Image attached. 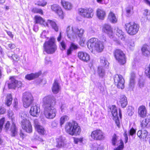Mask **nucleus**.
Listing matches in <instances>:
<instances>
[{
    "mask_svg": "<svg viewBox=\"0 0 150 150\" xmlns=\"http://www.w3.org/2000/svg\"><path fill=\"white\" fill-rule=\"evenodd\" d=\"M42 103L44 107V114L45 117L52 119L56 116V109L54 105L56 103V99L52 95L45 96L43 98Z\"/></svg>",
    "mask_w": 150,
    "mask_h": 150,
    "instance_id": "nucleus-1",
    "label": "nucleus"
},
{
    "mask_svg": "<svg viewBox=\"0 0 150 150\" xmlns=\"http://www.w3.org/2000/svg\"><path fill=\"white\" fill-rule=\"evenodd\" d=\"M88 48L92 52L96 50L98 52H101L104 48L103 43L96 38L90 39L87 43Z\"/></svg>",
    "mask_w": 150,
    "mask_h": 150,
    "instance_id": "nucleus-2",
    "label": "nucleus"
},
{
    "mask_svg": "<svg viewBox=\"0 0 150 150\" xmlns=\"http://www.w3.org/2000/svg\"><path fill=\"white\" fill-rule=\"evenodd\" d=\"M85 32L84 30L82 28L78 27H71L69 26L67 29V33L69 38L70 39L76 38L78 37L81 38Z\"/></svg>",
    "mask_w": 150,
    "mask_h": 150,
    "instance_id": "nucleus-3",
    "label": "nucleus"
},
{
    "mask_svg": "<svg viewBox=\"0 0 150 150\" xmlns=\"http://www.w3.org/2000/svg\"><path fill=\"white\" fill-rule=\"evenodd\" d=\"M65 129L67 133L72 136L79 135L81 132L80 126L74 121L66 123L65 125Z\"/></svg>",
    "mask_w": 150,
    "mask_h": 150,
    "instance_id": "nucleus-4",
    "label": "nucleus"
},
{
    "mask_svg": "<svg viewBox=\"0 0 150 150\" xmlns=\"http://www.w3.org/2000/svg\"><path fill=\"white\" fill-rule=\"evenodd\" d=\"M54 41V38H52L44 43L43 46L44 50L47 54H53L56 50L57 46Z\"/></svg>",
    "mask_w": 150,
    "mask_h": 150,
    "instance_id": "nucleus-5",
    "label": "nucleus"
},
{
    "mask_svg": "<svg viewBox=\"0 0 150 150\" xmlns=\"http://www.w3.org/2000/svg\"><path fill=\"white\" fill-rule=\"evenodd\" d=\"M35 18L36 23L43 25L47 27L51 26L56 31H58V27L54 21L51 20H48L45 22L43 19L41 17L38 16H35Z\"/></svg>",
    "mask_w": 150,
    "mask_h": 150,
    "instance_id": "nucleus-6",
    "label": "nucleus"
},
{
    "mask_svg": "<svg viewBox=\"0 0 150 150\" xmlns=\"http://www.w3.org/2000/svg\"><path fill=\"white\" fill-rule=\"evenodd\" d=\"M125 28L127 33L130 35L136 34L139 31V25L134 22H128L125 25Z\"/></svg>",
    "mask_w": 150,
    "mask_h": 150,
    "instance_id": "nucleus-7",
    "label": "nucleus"
},
{
    "mask_svg": "<svg viewBox=\"0 0 150 150\" xmlns=\"http://www.w3.org/2000/svg\"><path fill=\"white\" fill-rule=\"evenodd\" d=\"M22 100L23 106L27 108L33 103L34 98L31 93L27 92L23 93Z\"/></svg>",
    "mask_w": 150,
    "mask_h": 150,
    "instance_id": "nucleus-8",
    "label": "nucleus"
},
{
    "mask_svg": "<svg viewBox=\"0 0 150 150\" xmlns=\"http://www.w3.org/2000/svg\"><path fill=\"white\" fill-rule=\"evenodd\" d=\"M115 57L118 63L123 65L126 62L125 55L123 52L120 50H116L114 52Z\"/></svg>",
    "mask_w": 150,
    "mask_h": 150,
    "instance_id": "nucleus-9",
    "label": "nucleus"
},
{
    "mask_svg": "<svg viewBox=\"0 0 150 150\" xmlns=\"http://www.w3.org/2000/svg\"><path fill=\"white\" fill-rule=\"evenodd\" d=\"M79 11L82 16L88 18H92L93 15V10L91 8H81Z\"/></svg>",
    "mask_w": 150,
    "mask_h": 150,
    "instance_id": "nucleus-10",
    "label": "nucleus"
},
{
    "mask_svg": "<svg viewBox=\"0 0 150 150\" xmlns=\"http://www.w3.org/2000/svg\"><path fill=\"white\" fill-rule=\"evenodd\" d=\"M114 81L115 85L119 88L123 89L124 88L125 80L121 75L116 74L114 76Z\"/></svg>",
    "mask_w": 150,
    "mask_h": 150,
    "instance_id": "nucleus-11",
    "label": "nucleus"
},
{
    "mask_svg": "<svg viewBox=\"0 0 150 150\" xmlns=\"http://www.w3.org/2000/svg\"><path fill=\"white\" fill-rule=\"evenodd\" d=\"M9 117L12 120V125L10 129L11 132V135L12 137H15L17 134L18 129L14 123V120L13 119V114L12 111H9L8 112Z\"/></svg>",
    "mask_w": 150,
    "mask_h": 150,
    "instance_id": "nucleus-12",
    "label": "nucleus"
},
{
    "mask_svg": "<svg viewBox=\"0 0 150 150\" xmlns=\"http://www.w3.org/2000/svg\"><path fill=\"white\" fill-rule=\"evenodd\" d=\"M91 136L92 138L96 140H100L104 138V134L100 129L94 130L91 133Z\"/></svg>",
    "mask_w": 150,
    "mask_h": 150,
    "instance_id": "nucleus-13",
    "label": "nucleus"
},
{
    "mask_svg": "<svg viewBox=\"0 0 150 150\" xmlns=\"http://www.w3.org/2000/svg\"><path fill=\"white\" fill-rule=\"evenodd\" d=\"M21 126L23 129L26 132L31 133L32 132V125L30 121L26 119H24L21 121Z\"/></svg>",
    "mask_w": 150,
    "mask_h": 150,
    "instance_id": "nucleus-14",
    "label": "nucleus"
},
{
    "mask_svg": "<svg viewBox=\"0 0 150 150\" xmlns=\"http://www.w3.org/2000/svg\"><path fill=\"white\" fill-rule=\"evenodd\" d=\"M10 80V82L8 84L9 88H15L16 87L19 88L21 86L22 82L16 80L13 77H11Z\"/></svg>",
    "mask_w": 150,
    "mask_h": 150,
    "instance_id": "nucleus-15",
    "label": "nucleus"
},
{
    "mask_svg": "<svg viewBox=\"0 0 150 150\" xmlns=\"http://www.w3.org/2000/svg\"><path fill=\"white\" fill-rule=\"evenodd\" d=\"M52 10L55 12L59 16V17L63 19L64 16V14L61 7L57 4H53L51 6Z\"/></svg>",
    "mask_w": 150,
    "mask_h": 150,
    "instance_id": "nucleus-16",
    "label": "nucleus"
},
{
    "mask_svg": "<svg viewBox=\"0 0 150 150\" xmlns=\"http://www.w3.org/2000/svg\"><path fill=\"white\" fill-rule=\"evenodd\" d=\"M40 112V107L37 105L33 104L31 107L29 113L33 117H38Z\"/></svg>",
    "mask_w": 150,
    "mask_h": 150,
    "instance_id": "nucleus-17",
    "label": "nucleus"
},
{
    "mask_svg": "<svg viewBox=\"0 0 150 150\" xmlns=\"http://www.w3.org/2000/svg\"><path fill=\"white\" fill-rule=\"evenodd\" d=\"M111 112L113 117V119L115 120V123L118 127H120V122L119 120L118 114L116 107L115 105H112V107Z\"/></svg>",
    "mask_w": 150,
    "mask_h": 150,
    "instance_id": "nucleus-18",
    "label": "nucleus"
},
{
    "mask_svg": "<svg viewBox=\"0 0 150 150\" xmlns=\"http://www.w3.org/2000/svg\"><path fill=\"white\" fill-rule=\"evenodd\" d=\"M102 30L103 32L107 34L110 38H112L113 33L112 28L109 24H105L102 26Z\"/></svg>",
    "mask_w": 150,
    "mask_h": 150,
    "instance_id": "nucleus-19",
    "label": "nucleus"
},
{
    "mask_svg": "<svg viewBox=\"0 0 150 150\" xmlns=\"http://www.w3.org/2000/svg\"><path fill=\"white\" fill-rule=\"evenodd\" d=\"M78 56L81 60L86 62H88L90 59L89 55L86 52H79L78 53Z\"/></svg>",
    "mask_w": 150,
    "mask_h": 150,
    "instance_id": "nucleus-20",
    "label": "nucleus"
},
{
    "mask_svg": "<svg viewBox=\"0 0 150 150\" xmlns=\"http://www.w3.org/2000/svg\"><path fill=\"white\" fill-rule=\"evenodd\" d=\"M57 143V147L58 148H61L64 146L66 142L65 138L60 136L56 139Z\"/></svg>",
    "mask_w": 150,
    "mask_h": 150,
    "instance_id": "nucleus-21",
    "label": "nucleus"
},
{
    "mask_svg": "<svg viewBox=\"0 0 150 150\" xmlns=\"http://www.w3.org/2000/svg\"><path fill=\"white\" fill-rule=\"evenodd\" d=\"M138 113L139 116L142 117H144L146 116V109L145 106L142 105L138 108Z\"/></svg>",
    "mask_w": 150,
    "mask_h": 150,
    "instance_id": "nucleus-22",
    "label": "nucleus"
},
{
    "mask_svg": "<svg viewBox=\"0 0 150 150\" xmlns=\"http://www.w3.org/2000/svg\"><path fill=\"white\" fill-rule=\"evenodd\" d=\"M96 13L97 16L99 19L103 20L106 16L105 12L102 9L98 8Z\"/></svg>",
    "mask_w": 150,
    "mask_h": 150,
    "instance_id": "nucleus-23",
    "label": "nucleus"
},
{
    "mask_svg": "<svg viewBox=\"0 0 150 150\" xmlns=\"http://www.w3.org/2000/svg\"><path fill=\"white\" fill-rule=\"evenodd\" d=\"M52 91L53 93H58L60 89V86L57 80H54L52 87Z\"/></svg>",
    "mask_w": 150,
    "mask_h": 150,
    "instance_id": "nucleus-24",
    "label": "nucleus"
},
{
    "mask_svg": "<svg viewBox=\"0 0 150 150\" xmlns=\"http://www.w3.org/2000/svg\"><path fill=\"white\" fill-rule=\"evenodd\" d=\"M119 103L122 107H125L127 105V98L124 95H121L119 98Z\"/></svg>",
    "mask_w": 150,
    "mask_h": 150,
    "instance_id": "nucleus-25",
    "label": "nucleus"
},
{
    "mask_svg": "<svg viewBox=\"0 0 150 150\" xmlns=\"http://www.w3.org/2000/svg\"><path fill=\"white\" fill-rule=\"evenodd\" d=\"M41 74V71L35 73H31L27 74L25 76V78L29 80H31L38 77Z\"/></svg>",
    "mask_w": 150,
    "mask_h": 150,
    "instance_id": "nucleus-26",
    "label": "nucleus"
},
{
    "mask_svg": "<svg viewBox=\"0 0 150 150\" xmlns=\"http://www.w3.org/2000/svg\"><path fill=\"white\" fill-rule=\"evenodd\" d=\"M141 126L142 128H147L150 126V116L141 122Z\"/></svg>",
    "mask_w": 150,
    "mask_h": 150,
    "instance_id": "nucleus-27",
    "label": "nucleus"
},
{
    "mask_svg": "<svg viewBox=\"0 0 150 150\" xmlns=\"http://www.w3.org/2000/svg\"><path fill=\"white\" fill-rule=\"evenodd\" d=\"M137 135L140 138L145 139L147 136L148 132L147 131L145 130H140L137 132Z\"/></svg>",
    "mask_w": 150,
    "mask_h": 150,
    "instance_id": "nucleus-28",
    "label": "nucleus"
},
{
    "mask_svg": "<svg viewBox=\"0 0 150 150\" xmlns=\"http://www.w3.org/2000/svg\"><path fill=\"white\" fill-rule=\"evenodd\" d=\"M61 4L63 7L66 10H69L71 9L72 7L71 4L68 1H62Z\"/></svg>",
    "mask_w": 150,
    "mask_h": 150,
    "instance_id": "nucleus-29",
    "label": "nucleus"
},
{
    "mask_svg": "<svg viewBox=\"0 0 150 150\" xmlns=\"http://www.w3.org/2000/svg\"><path fill=\"white\" fill-rule=\"evenodd\" d=\"M108 19L111 23H115L117 21V19L115 14L110 11L109 14Z\"/></svg>",
    "mask_w": 150,
    "mask_h": 150,
    "instance_id": "nucleus-30",
    "label": "nucleus"
},
{
    "mask_svg": "<svg viewBox=\"0 0 150 150\" xmlns=\"http://www.w3.org/2000/svg\"><path fill=\"white\" fill-rule=\"evenodd\" d=\"M136 79V75L134 73L131 74V76L129 80V86L131 87H133L134 85Z\"/></svg>",
    "mask_w": 150,
    "mask_h": 150,
    "instance_id": "nucleus-31",
    "label": "nucleus"
},
{
    "mask_svg": "<svg viewBox=\"0 0 150 150\" xmlns=\"http://www.w3.org/2000/svg\"><path fill=\"white\" fill-rule=\"evenodd\" d=\"M142 51L143 54L145 56H148L150 54V52L149 50V47L148 45H144L142 48Z\"/></svg>",
    "mask_w": 150,
    "mask_h": 150,
    "instance_id": "nucleus-32",
    "label": "nucleus"
},
{
    "mask_svg": "<svg viewBox=\"0 0 150 150\" xmlns=\"http://www.w3.org/2000/svg\"><path fill=\"white\" fill-rule=\"evenodd\" d=\"M100 63L103 67H107L108 66L109 63L106 58L104 56L100 57Z\"/></svg>",
    "mask_w": 150,
    "mask_h": 150,
    "instance_id": "nucleus-33",
    "label": "nucleus"
},
{
    "mask_svg": "<svg viewBox=\"0 0 150 150\" xmlns=\"http://www.w3.org/2000/svg\"><path fill=\"white\" fill-rule=\"evenodd\" d=\"M35 128L40 134L44 135L46 133V132L44 128L41 126L40 125Z\"/></svg>",
    "mask_w": 150,
    "mask_h": 150,
    "instance_id": "nucleus-34",
    "label": "nucleus"
},
{
    "mask_svg": "<svg viewBox=\"0 0 150 150\" xmlns=\"http://www.w3.org/2000/svg\"><path fill=\"white\" fill-rule=\"evenodd\" d=\"M97 73L99 75L103 77L105 75V71L102 66L98 67V69Z\"/></svg>",
    "mask_w": 150,
    "mask_h": 150,
    "instance_id": "nucleus-35",
    "label": "nucleus"
},
{
    "mask_svg": "<svg viewBox=\"0 0 150 150\" xmlns=\"http://www.w3.org/2000/svg\"><path fill=\"white\" fill-rule=\"evenodd\" d=\"M13 99L11 94L8 95L6 97V104L8 106H9L11 104Z\"/></svg>",
    "mask_w": 150,
    "mask_h": 150,
    "instance_id": "nucleus-36",
    "label": "nucleus"
},
{
    "mask_svg": "<svg viewBox=\"0 0 150 150\" xmlns=\"http://www.w3.org/2000/svg\"><path fill=\"white\" fill-rule=\"evenodd\" d=\"M118 137L115 134H114L112 136V142L113 145H117L119 142Z\"/></svg>",
    "mask_w": 150,
    "mask_h": 150,
    "instance_id": "nucleus-37",
    "label": "nucleus"
},
{
    "mask_svg": "<svg viewBox=\"0 0 150 150\" xmlns=\"http://www.w3.org/2000/svg\"><path fill=\"white\" fill-rule=\"evenodd\" d=\"M116 31V34L119 39H123L124 37V34L122 30L119 28H117Z\"/></svg>",
    "mask_w": 150,
    "mask_h": 150,
    "instance_id": "nucleus-38",
    "label": "nucleus"
},
{
    "mask_svg": "<svg viewBox=\"0 0 150 150\" xmlns=\"http://www.w3.org/2000/svg\"><path fill=\"white\" fill-rule=\"evenodd\" d=\"M148 10L147 9H146L144 11V14L145 15V16L144 18H142L141 19V20L142 22H144L146 20H150V14L149 13L148 14Z\"/></svg>",
    "mask_w": 150,
    "mask_h": 150,
    "instance_id": "nucleus-39",
    "label": "nucleus"
},
{
    "mask_svg": "<svg viewBox=\"0 0 150 150\" xmlns=\"http://www.w3.org/2000/svg\"><path fill=\"white\" fill-rule=\"evenodd\" d=\"M32 11L34 13H39L41 15L43 14V11L41 9L35 7L32 8Z\"/></svg>",
    "mask_w": 150,
    "mask_h": 150,
    "instance_id": "nucleus-40",
    "label": "nucleus"
},
{
    "mask_svg": "<svg viewBox=\"0 0 150 150\" xmlns=\"http://www.w3.org/2000/svg\"><path fill=\"white\" fill-rule=\"evenodd\" d=\"M69 119V117L67 115H65L62 116L60 120V124L61 126L63 125L64 122Z\"/></svg>",
    "mask_w": 150,
    "mask_h": 150,
    "instance_id": "nucleus-41",
    "label": "nucleus"
},
{
    "mask_svg": "<svg viewBox=\"0 0 150 150\" xmlns=\"http://www.w3.org/2000/svg\"><path fill=\"white\" fill-rule=\"evenodd\" d=\"M145 73L150 80V64L145 68Z\"/></svg>",
    "mask_w": 150,
    "mask_h": 150,
    "instance_id": "nucleus-42",
    "label": "nucleus"
},
{
    "mask_svg": "<svg viewBox=\"0 0 150 150\" xmlns=\"http://www.w3.org/2000/svg\"><path fill=\"white\" fill-rule=\"evenodd\" d=\"M119 141L120 145L117 148H115L114 150H122L124 148V145L123 141L121 139Z\"/></svg>",
    "mask_w": 150,
    "mask_h": 150,
    "instance_id": "nucleus-43",
    "label": "nucleus"
},
{
    "mask_svg": "<svg viewBox=\"0 0 150 150\" xmlns=\"http://www.w3.org/2000/svg\"><path fill=\"white\" fill-rule=\"evenodd\" d=\"M127 46L130 50H133L134 48V44L132 40H131L127 44Z\"/></svg>",
    "mask_w": 150,
    "mask_h": 150,
    "instance_id": "nucleus-44",
    "label": "nucleus"
},
{
    "mask_svg": "<svg viewBox=\"0 0 150 150\" xmlns=\"http://www.w3.org/2000/svg\"><path fill=\"white\" fill-rule=\"evenodd\" d=\"M47 4V2L45 1H38L35 3L36 5L41 6H46Z\"/></svg>",
    "mask_w": 150,
    "mask_h": 150,
    "instance_id": "nucleus-45",
    "label": "nucleus"
},
{
    "mask_svg": "<svg viewBox=\"0 0 150 150\" xmlns=\"http://www.w3.org/2000/svg\"><path fill=\"white\" fill-rule=\"evenodd\" d=\"M61 49L62 50H64L66 49V45L65 42L64 41H62L60 43Z\"/></svg>",
    "mask_w": 150,
    "mask_h": 150,
    "instance_id": "nucleus-46",
    "label": "nucleus"
},
{
    "mask_svg": "<svg viewBox=\"0 0 150 150\" xmlns=\"http://www.w3.org/2000/svg\"><path fill=\"white\" fill-rule=\"evenodd\" d=\"M20 115L21 118L22 119V120H23L24 119H26L27 117V114L25 112H22L20 114Z\"/></svg>",
    "mask_w": 150,
    "mask_h": 150,
    "instance_id": "nucleus-47",
    "label": "nucleus"
},
{
    "mask_svg": "<svg viewBox=\"0 0 150 150\" xmlns=\"http://www.w3.org/2000/svg\"><path fill=\"white\" fill-rule=\"evenodd\" d=\"M69 47L73 50H76L78 48V46L77 45H76L73 43H72L71 44Z\"/></svg>",
    "mask_w": 150,
    "mask_h": 150,
    "instance_id": "nucleus-48",
    "label": "nucleus"
},
{
    "mask_svg": "<svg viewBox=\"0 0 150 150\" xmlns=\"http://www.w3.org/2000/svg\"><path fill=\"white\" fill-rule=\"evenodd\" d=\"M5 121L4 118H2L0 120V132L2 130L3 126Z\"/></svg>",
    "mask_w": 150,
    "mask_h": 150,
    "instance_id": "nucleus-49",
    "label": "nucleus"
},
{
    "mask_svg": "<svg viewBox=\"0 0 150 150\" xmlns=\"http://www.w3.org/2000/svg\"><path fill=\"white\" fill-rule=\"evenodd\" d=\"M134 110L131 107H130L129 108L128 110V115L130 116L132 115L134 113Z\"/></svg>",
    "mask_w": 150,
    "mask_h": 150,
    "instance_id": "nucleus-50",
    "label": "nucleus"
},
{
    "mask_svg": "<svg viewBox=\"0 0 150 150\" xmlns=\"http://www.w3.org/2000/svg\"><path fill=\"white\" fill-rule=\"evenodd\" d=\"M45 63L46 64H51L52 62L51 61L49 57H47L45 59Z\"/></svg>",
    "mask_w": 150,
    "mask_h": 150,
    "instance_id": "nucleus-51",
    "label": "nucleus"
},
{
    "mask_svg": "<svg viewBox=\"0 0 150 150\" xmlns=\"http://www.w3.org/2000/svg\"><path fill=\"white\" fill-rule=\"evenodd\" d=\"M97 2L100 4H107L108 1V0H96Z\"/></svg>",
    "mask_w": 150,
    "mask_h": 150,
    "instance_id": "nucleus-52",
    "label": "nucleus"
},
{
    "mask_svg": "<svg viewBox=\"0 0 150 150\" xmlns=\"http://www.w3.org/2000/svg\"><path fill=\"white\" fill-rule=\"evenodd\" d=\"M83 141V138H75L74 139V142L75 143L77 144L79 142L81 143Z\"/></svg>",
    "mask_w": 150,
    "mask_h": 150,
    "instance_id": "nucleus-53",
    "label": "nucleus"
},
{
    "mask_svg": "<svg viewBox=\"0 0 150 150\" xmlns=\"http://www.w3.org/2000/svg\"><path fill=\"white\" fill-rule=\"evenodd\" d=\"M91 150H98V146L97 144H94L92 145L91 147Z\"/></svg>",
    "mask_w": 150,
    "mask_h": 150,
    "instance_id": "nucleus-54",
    "label": "nucleus"
},
{
    "mask_svg": "<svg viewBox=\"0 0 150 150\" xmlns=\"http://www.w3.org/2000/svg\"><path fill=\"white\" fill-rule=\"evenodd\" d=\"M57 122L56 120L52 121L51 123V126L53 128L56 127L57 126Z\"/></svg>",
    "mask_w": 150,
    "mask_h": 150,
    "instance_id": "nucleus-55",
    "label": "nucleus"
},
{
    "mask_svg": "<svg viewBox=\"0 0 150 150\" xmlns=\"http://www.w3.org/2000/svg\"><path fill=\"white\" fill-rule=\"evenodd\" d=\"M33 121L34 124V126L35 128L40 125L39 124L38 120L37 119H35Z\"/></svg>",
    "mask_w": 150,
    "mask_h": 150,
    "instance_id": "nucleus-56",
    "label": "nucleus"
},
{
    "mask_svg": "<svg viewBox=\"0 0 150 150\" xmlns=\"http://www.w3.org/2000/svg\"><path fill=\"white\" fill-rule=\"evenodd\" d=\"M133 7L132 6H130L127 8L126 9L127 13L128 14L130 13Z\"/></svg>",
    "mask_w": 150,
    "mask_h": 150,
    "instance_id": "nucleus-57",
    "label": "nucleus"
},
{
    "mask_svg": "<svg viewBox=\"0 0 150 150\" xmlns=\"http://www.w3.org/2000/svg\"><path fill=\"white\" fill-rule=\"evenodd\" d=\"M10 123L9 121H7L5 125V129L7 131L9 129Z\"/></svg>",
    "mask_w": 150,
    "mask_h": 150,
    "instance_id": "nucleus-58",
    "label": "nucleus"
},
{
    "mask_svg": "<svg viewBox=\"0 0 150 150\" xmlns=\"http://www.w3.org/2000/svg\"><path fill=\"white\" fill-rule=\"evenodd\" d=\"M14 103L13 104V107L15 108H17L18 106V102L17 100L16 99H15L14 100Z\"/></svg>",
    "mask_w": 150,
    "mask_h": 150,
    "instance_id": "nucleus-59",
    "label": "nucleus"
},
{
    "mask_svg": "<svg viewBox=\"0 0 150 150\" xmlns=\"http://www.w3.org/2000/svg\"><path fill=\"white\" fill-rule=\"evenodd\" d=\"M139 86L140 88H142L144 86V81L140 80L138 83Z\"/></svg>",
    "mask_w": 150,
    "mask_h": 150,
    "instance_id": "nucleus-60",
    "label": "nucleus"
},
{
    "mask_svg": "<svg viewBox=\"0 0 150 150\" xmlns=\"http://www.w3.org/2000/svg\"><path fill=\"white\" fill-rule=\"evenodd\" d=\"M135 132V130L133 128H132L129 131V134L131 135H133Z\"/></svg>",
    "mask_w": 150,
    "mask_h": 150,
    "instance_id": "nucleus-61",
    "label": "nucleus"
},
{
    "mask_svg": "<svg viewBox=\"0 0 150 150\" xmlns=\"http://www.w3.org/2000/svg\"><path fill=\"white\" fill-rule=\"evenodd\" d=\"M6 110L4 108H0V114H3L5 113Z\"/></svg>",
    "mask_w": 150,
    "mask_h": 150,
    "instance_id": "nucleus-62",
    "label": "nucleus"
},
{
    "mask_svg": "<svg viewBox=\"0 0 150 150\" xmlns=\"http://www.w3.org/2000/svg\"><path fill=\"white\" fill-rule=\"evenodd\" d=\"M72 51L73 50L69 47V48L67 50V54L68 55H69L71 54Z\"/></svg>",
    "mask_w": 150,
    "mask_h": 150,
    "instance_id": "nucleus-63",
    "label": "nucleus"
},
{
    "mask_svg": "<svg viewBox=\"0 0 150 150\" xmlns=\"http://www.w3.org/2000/svg\"><path fill=\"white\" fill-rule=\"evenodd\" d=\"M8 47L11 49H14L16 47L15 45L13 44H10L8 45Z\"/></svg>",
    "mask_w": 150,
    "mask_h": 150,
    "instance_id": "nucleus-64",
    "label": "nucleus"
}]
</instances>
